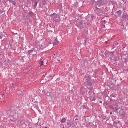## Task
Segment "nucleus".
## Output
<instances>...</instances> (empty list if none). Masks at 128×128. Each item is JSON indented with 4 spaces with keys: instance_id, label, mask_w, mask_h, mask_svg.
Instances as JSON below:
<instances>
[{
    "instance_id": "f257e3e1",
    "label": "nucleus",
    "mask_w": 128,
    "mask_h": 128,
    "mask_svg": "<svg viewBox=\"0 0 128 128\" xmlns=\"http://www.w3.org/2000/svg\"><path fill=\"white\" fill-rule=\"evenodd\" d=\"M50 16H51L52 20L55 22V24H58V22H59L60 20H58V14L56 13H54L53 14L50 15Z\"/></svg>"
},
{
    "instance_id": "f03ea898",
    "label": "nucleus",
    "mask_w": 128,
    "mask_h": 128,
    "mask_svg": "<svg viewBox=\"0 0 128 128\" xmlns=\"http://www.w3.org/2000/svg\"><path fill=\"white\" fill-rule=\"evenodd\" d=\"M19 126L24 128V126H26V124H28V122L24 120H22L19 122Z\"/></svg>"
},
{
    "instance_id": "7ed1b4c3",
    "label": "nucleus",
    "mask_w": 128,
    "mask_h": 128,
    "mask_svg": "<svg viewBox=\"0 0 128 128\" xmlns=\"http://www.w3.org/2000/svg\"><path fill=\"white\" fill-rule=\"evenodd\" d=\"M46 96H48V98H52H52H54V94H52V92H47L46 94Z\"/></svg>"
},
{
    "instance_id": "20e7f679",
    "label": "nucleus",
    "mask_w": 128,
    "mask_h": 128,
    "mask_svg": "<svg viewBox=\"0 0 128 128\" xmlns=\"http://www.w3.org/2000/svg\"><path fill=\"white\" fill-rule=\"evenodd\" d=\"M85 84H87V86H90V84H92V82H90V78H88L86 79Z\"/></svg>"
},
{
    "instance_id": "39448f33",
    "label": "nucleus",
    "mask_w": 128,
    "mask_h": 128,
    "mask_svg": "<svg viewBox=\"0 0 128 128\" xmlns=\"http://www.w3.org/2000/svg\"><path fill=\"white\" fill-rule=\"evenodd\" d=\"M32 104L35 108H38V102L35 101Z\"/></svg>"
},
{
    "instance_id": "423d86ee",
    "label": "nucleus",
    "mask_w": 128,
    "mask_h": 128,
    "mask_svg": "<svg viewBox=\"0 0 128 128\" xmlns=\"http://www.w3.org/2000/svg\"><path fill=\"white\" fill-rule=\"evenodd\" d=\"M89 98L90 100V102H96V96H90L89 97Z\"/></svg>"
},
{
    "instance_id": "0eeeda50",
    "label": "nucleus",
    "mask_w": 128,
    "mask_h": 128,
    "mask_svg": "<svg viewBox=\"0 0 128 128\" xmlns=\"http://www.w3.org/2000/svg\"><path fill=\"white\" fill-rule=\"evenodd\" d=\"M36 46L37 48H39L40 50H44V48H42V46H40V44L38 43L36 44Z\"/></svg>"
},
{
    "instance_id": "6e6552de",
    "label": "nucleus",
    "mask_w": 128,
    "mask_h": 128,
    "mask_svg": "<svg viewBox=\"0 0 128 128\" xmlns=\"http://www.w3.org/2000/svg\"><path fill=\"white\" fill-rule=\"evenodd\" d=\"M58 44H60V42L58 40H55L54 42H53V46H58Z\"/></svg>"
},
{
    "instance_id": "1a4fd4ad",
    "label": "nucleus",
    "mask_w": 128,
    "mask_h": 128,
    "mask_svg": "<svg viewBox=\"0 0 128 128\" xmlns=\"http://www.w3.org/2000/svg\"><path fill=\"white\" fill-rule=\"evenodd\" d=\"M98 2L100 6L104 5V2H102V0H98Z\"/></svg>"
},
{
    "instance_id": "9d476101",
    "label": "nucleus",
    "mask_w": 128,
    "mask_h": 128,
    "mask_svg": "<svg viewBox=\"0 0 128 128\" xmlns=\"http://www.w3.org/2000/svg\"><path fill=\"white\" fill-rule=\"evenodd\" d=\"M84 88H81L80 89V94L82 96H84Z\"/></svg>"
},
{
    "instance_id": "9b49d317",
    "label": "nucleus",
    "mask_w": 128,
    "mask_h": 128,
    "mask_svg": "<svg viewBox=\"0 0 128 128\" xmlns=\"http://www.w3.org/2000/svg\"><path fill=\"white\" fill-rule=\"evenodd\" d=\"M66 122V118H63L61 120V122H62V124H64V122Z\"/></svg>"
},
{
    "instance_id": "f8f14e48",
    "label": "nucleus",
    "mask_w": 128,
    "mask_h": 128,
    "mask_svg": "<svg viewBox=\"0 0 128 128\" xmlns=\"http://www.w3.org/2000/svg\"><path fill=\"white\" fill-rule=\"evenodd\" d=\"M123 18L126 20V18H128V14H124L123 15Z\"/></svg>"
},
{
    "instance_id": "ddd939ff",
    "label": "nucleus",
    "mask_w": 128,
    "mask_h": 128,
    "mask_svg": "<svg viewBox=\"0 0 128 128\" xmlns=\"http://www.w3.org/2000/svg\"><path fill=\"white\" fill-rule=\"evenodd\" d=\"M117 13L118 14L119 16H122V10H119V11L117 12Z\"/></svg>"
},
{
    "instance_id": "4468645a",
    "label": "nucleus",
    "mask_w": 128,
    "mask_h": 128,
    "mask_svg": "<svg viewBox=\"0 0 128 128\" xmlns=\"http://www.w3.org/2000/svg\"><path fill=\"white\" fill-rule=\"evenodd\" d=\"M34 52V50H30L28 52V54H32Z\"/></svg>"
},
{
    "instance_id": "2eb2a0df",
    "label": "nucleus",
    "mask_w": 128,
    "mask_h": 128,
    "mask_svg": "<svg viewBox=\"0 0 128 128\" xmlns=\"http://www.w3.org/2000/svg\"><path fill=\"white\" fill-rule=\"evenodd\" d=\"M28 14H29V16H34V12H30L28 13Z\"/></svg>"
},
{
    "instance_id": "dca6fc26",
    "label": "nucleus",
    "mask_w": 128,
    "mask_h": 128,
    "mask_svg": "<svg viewBox=\"0 0 128 128\" xmlns=\"http://www.w3.org/2000/svg\"><path fill=\"white\" fill-rule=\"evenodd\" d=\"M44 62L42 61L40 62V66H44Z\"/></svg>"
},
{
    "instance_id": "f3484780",
    "label": "nucleus",
    "mask_w": 128,
    "mask_h": 128,
    "mask_svg": "<svg viewBox=\"0 0 128 128\" xmlns=\"http://www.w3.org/2000/svg\"><path fill=\"white\" fill-rule=\"evenodd\" d=\"M4 36L2 34H0V38H1V40L2 39V38H4Z\"/></svg>"
},
{
    "instance_id": "a211bd4d",
    "label": "nucleus",
    "mask_w": 128,
    "mask_h": 128,
    "mask_svg": "<svg viewBox=\"0 0 128 128\" xmlns=\"http://www.w3.org/2000/svg\"><path fill=\"white\" fill-rule=\"evenodd\" d=\"M12 4H14V6H16V2L13 1L12 2Z\"/></svg>"
},
{
    "instance_id": "6ab92c4d",
    "label": "nucleus",
    "mask_w": 128,
    "mask_h": 128,
    "mask_svg": "<svg viewBox=\"0 0 128 128\" xmlns=\"http://www.w3.org/2000/svg\"><path fill=\"white\" fill-rule=\"evenodd\" d=\"M10 90H8V88H6V92H10Z\"/></svg>"
},
{
    "instance_id": "aec40b11",
    "label": "nucleus",
    "mask_w": 128,
    "mask_h": 128,
    "mask_svg": "<svg viewBox=\"0 0 128 128\" xmlns=\"http://www.w3.org/2000/svg\"><path fill=\"white\" fill-rule=\"evenodd\" d=\"M38 6V2H35V5H34V8Z\"/></svg>"
},
{
    "instance_id": "412c9836",
    "label": "nucleus",
    "mask_w": 128,
    "mask_h": 128,
    "mask_svg": "<svg viewBox=\"0 0 128 128\" xmlns=\"http://www.w3.org/2000/svg\"><path fill=\"white\" fill-rule=\"evenodd\" d=\"M60 78H58L56 79V82H60Z\"/></svg>"
},
{
    "instance_id": "4be33fe9",
    "label": "nucleus",
    "mask_w": 128,
    "mask_h": 128,
    "mask_svg": "<svg viewBox=\"0 0 128 128\" xmlns=\"http://www.w3.org/2000/svg\"><path fill=\"white\" fill-rule=\"evenodd\" d=\"M4 12L3 11L0 10V14H2Z\"/></svg>"
},
{
    "instance_id": "5701e85b",
    "label": "nucleus",
    "mask_w": 128,
    "mask_h": 128,
    "mask_svg": "<svg viewBox=\"0 0 128 128\" xmlns=\"http://www.w3.org/2000/svg\"><path fill=\"white\" fill-rule=\"evenodd\" d=\"M69 70H72V68H69Z\"/></svg>"
},
{
    "instance_id": "b1692460",
    "label": "nucleus",
    "mask_w": 128,
    "mask_h": 128,
    "mask_svg": "<svg viewBox=\"0 0 128 128\" xmlns=\"http://www.w3.org/2000/svg\"><path fill=\"white\" fill-rule=\"evenodd\" d=\"M100 104H102V101H100Z\"/></svg>"
},
{
    "instance_id": "393cba45",
    "label": "nucleus",
    "mask_w": 128,
    "mask_h": 128,
    "mask_svg": "<svg viewBox=\"0 0 128 128\" xmlns=\"http://www.w3.org/2000/svg\"><path fill=\"white\" fill-rule=\"evenodd\" d=\"M2 98V96H0V98Z\"/></svg>"
},
{
    "instance_id": "a878e982",
    "label": "nucleus",
    "mask_w": 128,
    "mask_h": 128,
    "mask_svg": "<svg viewBox=\"0 0 128 128\" xmlns=\"http://www.w3.org/2000/svg\"><path fill=\"white\" fill-rule=\"evenodd\" d=\"M76 120H78V118H76Z\"/></svg>"
},
{
    "instance_id": "bb28decb",
    "label": "nucleus",
    "mask_w": 128,
    "mask_h": 128,
    "mask_svg": "<svg viewBox=\"0 0 128 128\" xmlns=\"http://www.w3.org/2000/svg\"><path fill=\"white\" fill-rule=\"evenodd\" d=\"M112 114V112H111V113H110V114Z\"/></svg>"
},
{
    "instance_id": "cd10ccee",
    "label": "nucleus",
    "mask_w": 128,
    "mask_h": 128,
    "mask_svg": "<svg viewBox=\"0 0 128 128\" xmlns=\"http://www.w3.org/2000/svg\"><path fill=\"white\" fill-rule=\"evenodd\" d=\"M106 44H108V42H106Z\"/></svg>"
},
{
    "instance_id": "c85d7f7f",
    "label": "nucleus",
    "mask_w": 128,
    "mask_h": 128,
    "mask_svg": "<svg viewBox=\"0 0 128 128\" xmlns=\"http://www.w3.org/2000/svg\"><path fill=\"white\" fill-rule=\"evenodd\" d=\"M46 128H48V127L46 126Z\"/></svg>"
},
{
    "instance_id": "c756f323",
    "label": "nucleus",
    "mask_w": 128,
    "mask_h": 128,
    "mask_svg": "<svg viewBox=\"0 0 128 128\" xmlns=\"http://www.w3.org/2000/svg\"><path fill=\"white\" fill-rule=\"evenodd\" d=\"M32 102H34V100H32Z\"/></svg>"
},
{
    "instance_id": "7c9ffc66",
    "label": "nucleus",
    "mask_w": 128,
    "mask_h": 128,
    "mask_svg": "<svg viewBox=\"0 0 128 128\" xmlns=\"http://www.w3.org/2000/svg\"><path fill=\"white\" fill-rule=\"evenodd\" d=\"M63 128H64V126Z\"/></svg>"
}]
</instances>
